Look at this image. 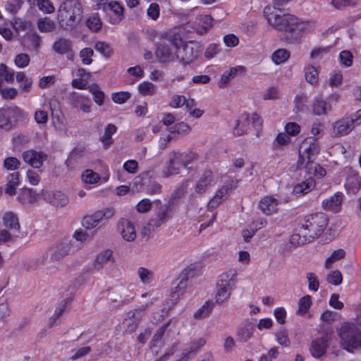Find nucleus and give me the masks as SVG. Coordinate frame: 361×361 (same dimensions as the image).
<instances>
[{
  "instance_id": "obj_3",
  "label": "nucleus",
  "mask_w": 361,
  "mask_h": 361,
  "mask_svg": "<svg viewBox=\"0 0 361 361\" xmlns=\"http://www.w3.org/2000/svg\"><path fill=\"white\" fill-rule=\"evenodd\" d=\"M236 277L237 271L233 269H228L219 276L214 298L216 303L223 304L228 300L232 291L235 288Z\"/></svg>"
},
{
  "instance_id": "obj_48",
  "label": "nucleus",
  "mask_w": 361,
  "mask_h": 361,
  "mask_svg": "<svg viewBox=\"0 0 361 361\" xmlns=\"http://www.w3.org/2000/svg\"><path fill=\"white\" fill-rule=\"evenodd\" d=\"M138 91L142 96L152 97L156 93V86L149 81H144L139 84L137 87Z\"/></svg>"
},
{
  "instance_id": "obj_35",
  "label": "nucleus",
  "mask_w": 361,
  "mask_h": 361,
  "mask_svg": "<svg viewBox=\"0 0 361 361\" xmlns=\"http://www.w3.org/2000/svg\"><path fill=\"white\" fill-rule=\"evenodd\" d=\"M20 183V173L18 172L9 173L6 177L5 192L8 195L13 196L16 193V188Z\"/></svg>"
},
{
  "instance_id": "obj_56",
  "label": "nucleus",
  "mask_w": 361,
  "mask_h": 361,
  "mask_svg": "<svg viewBox=\"0 0 361 361\" xmlns=\"http://www.w3.org/2000/svg\"><path fill=\"white\" fill-rule=\"evenodd\" d=\"M0 77L7 82H13L15 71L4 63L0 64Z\"/></svg>"
},
{
  "instance_id": "obj_54",
  "label": "nucleus",
  "mask_w": 361,
  "mask_h": 361,
  "mask_svg": "<svg viewBox=\"0 0 361 361\" xmlns=\"http://www.w3.org/2000/svg\"><path fill=\"white\" fill-rule=\"evenodd\" d=\"M200 265L191 264L183 270L180 277L187 281L188 279L192 278L197 275L200 271Z\"/></svg>"
},
{
  "instance_id": "obj_40",
  "label": "nucleus",
  "mask_w": 361,
  "mask_h": 361,
  "mask_svg": "<svg viewBox=\"0 0 361 361\" xmlns=\"http://www.w3.org/2000/svg\"><path fill=\"white\" fill-rule=\"evenodd\" d=\"M11 25L16 32H25L26 33L33 30V23L30 20L22 18H14L11 21Z\"/></svg>"
},
{
  "instance_id": "obj_39",
  "label": "nucleus",
  "mask_w": 361,
  "mask_h": 361,
  "mask_svg": "<svg viewBox=\"0 0 361 361\" xmlns=\"http://www.w3.org/2000/svg\"><path fill=\"white\" fill-rule=\"evenodd\" d=\"M71 252V244L68 242L57 244L51 253V257L53 260H60Z\"/></svg>"
},
{
  "instance_id": "obj_13",
  "label": "nucleus",
  "mask_w": 361,
  "mask_h": 361,
  "mask_svg": "<svg viewBox=\"0 0 361 361\" xmlns=\"http://www.w3.org/2000/svg\"><path fill=\"white\" fill-rule=\"evenodd\" d=\"M23 160L35 169H39L47 159V155L42 151L27 149L22 153Z\"/></svg>"
},
{
  "instance_id": "obj_64",
  "label": "nucleus",
  "mask_w": 361,
  "mask_h": 361,
  "mask_svg": "<svg viewBox=\"0 0 361 361\" xmlns=\"http://www.w3.org/2000/svg\"><path fill=\"white\" fill-rule=\"evenodd\" d=\"M94 49L106 57H109L113 54V49L111 46L104 42H96L94 44Z\"/></svg>"
},
{
  "instance_id": "obj_34",
  "label": "nucleus",
  "mask_w": 361,
  "mask_h": 361,
  "mask_svg": "<svg viewBox=\"0 0 361 361\" xmlns=\"http://www.w3.org/2000/svg\"><path fill=\"white\" fill-rule=\"evenodd\" d=\"M250 125V114L247 113L242 114L235 121L233 128L234 134L238 136L244 135L247 132Z\"/></svg>"
},
{
  "instance_id": "obj_60",
  "label": "nucleus",
  "mask_w": 361,
  "mask_h": 361,
  "mask_svg": "<svg viewBox=\"0 0 361 361\" xmlns=\"http://www.w3.org/2000/svg\"><path fill=\"white\" fill-rule=\"evenodd\" d=\"M291 144V139L286 133H279L274 141V145L277 147H283Z\"/></svg>"
},
{
  "instance_id": "obj_12",
  "label": "nucleus",
  "mask_w": 361,
  "mask_h": 361,
  "mask_svg": "<svg viewBox=\"0 0 361 361\" xmlns=\"http://www.w3.org/2000/svg\"><path fill=\"white\" fill-rule=\"evenodd\" d=\"M354 128V119L350 117H343L331 124L332 137H342L349 134Z\"/></svg>"
},
{
  "instance_id": "obj_42",
  "label": "nucleus",
  "mask_w": 361,
  "mask_h": 361,
  "mask_svg": "<svg viewBox=\"0 0 361 361\" xmlns=\"http://www.w3.org/2000/svg\"><path fill=\"white\" fill-rule=\"evenodd\" d=\"M37 27L38 30L42 33H51L55 31L56 28V23L49 17H42L37 20Z\"/></svg>"
},
{
  "instance_id": "obj_10",
  "label": "nucleus",
  "mask_w": 361,
  "mask_h": 361,
  "mask_svg": "<svg viewBox=\"0 0 361 361\" xmlns=\"http://www.w3.org/2000/svg\"><path fill=\"white\" fill-rule=\"evenodd\" d=\"M339 99L340 94L338 93L330 94L325 100L320 97H315L312 104V113L316 116L327 114L338 102Z\"/></svg>"
},
{
  "instance_id": "obj_33",
  "label": "nucleus",
  "mask_w": 361,
  "mask_h": 361,
  "mask_svg": "<svg viewBox=\"0 0 361 361\" xmlns=\"http://www.w3.org/2000/svg\"><path fill=\"white\" fill-rule=\"evenodd\" d=\"M313 238L300 226L290 238V243L294 246L302 245L311 242Z\"/></svg>"
},
{
  "instance_id": "obj_1",
  "label": "nucleus",
  "mask_w": 361,
  "mask_h": 361,
  "mask_svg": "<svg viewBox=\"0 0 361 361\" xmlns=\"http://www.w3.org/2000/svg\"><path fill=\"white\" fill-rule=\"evenodd\" d=\"M319 152L320 147L317 138L315 137L305 138L300 145L298 149V167L305 169L310 176L317 178L324 176L326 174L325 169L314 162V159L319 154Z\"/></svg>"
},
{
  "instance_id": "obj_14",
  "label": "nucleus",
  "mask_w": 361,
  "mask_h": 361,
  "mask_svg": "<svg viewBox=\"0 0 361 361\" xmlns=\"http://www.w3.org/2000/svg\"><path fill=\"white\" fill-rule=\"evenodd\" d=\"M118 233L123 240L133 242L137 238V232L135 226L126 219H121L116 225Z\"/></svg>"
},
{
  "instance_id": "obj_26",
  "label": "nucleus",
  "mask_w": 361,
  "mask_h": 361,
  "mask_svg": "<svg viewBox=\"0 0 361 361\" xmlns=\"http://www.w3.org/2000/svg\"><path fill=\"white\" fill-rule=\"evenodd\" d=\"M246 69L245 67L241 65L235 66L229 68L225 71L221 76L219 82V87L220 88L226 87L229 82L233 79L238 74L245 73Z\"/></svg>"
},
{
  "instance_id": "obj_57",
  "label": "nucleus",
  "mask_w": 361,
  "mask_h": 361,
  "mask_svg": "<svg viewBox=\"0 0 361 361\" xmlns=\"http://www.w3.org/2000/svg\"><path fill=\"white\" fill-rule=\"evenodd\" d=\"M213 309L212 302H206L200 308H199L194 314L195 319H204L209 315Z\"/></svg>"
},
{
  "instance_id": "obj_58",
  "label": "nucleus",
  "mask_w": 361,
  "mask_h": 361,
  "mask_svg": "<svg viewBox=\"0 0 361 361\" xmlns=\"http://www.w3.org/2000/svg\"><path fill=\"white\" fill-rule=\"evenodd\" d=\"M7 109L9 112L8 115L11 116V118L13 120V123L27 116V114L20 107L12 106L7 107Z\"/></svg>"
},
{
  "instance_id": "obj_43",
  "label": "nucleus",
  "mask_w": 361,
  "mask_h": 361,
  "mask_svg": "<svg viewBox=\"0 0 361 361\" xmlns=\"http://www.w3.org/2000/svg\"><path fill=\"white\" fill-rule=\"evenodd\" d=\"M113 259L112 252L109 250H105L100 252L96 256L94 261V269L99 270L102 269L109 262Z\"/></svg>"
},
{
  "instance_id": "obj_51",
  "label": "nucleus",
  "mask_w": 361,
  "mask_h": 361,
  "mask_svg": "<svg viewBox=\"0 0 361 361\" xmlns=\"http://www.w3.org/2000/svg\"><path fill=\"white\" fill-rule=\"evenodd\" d=\"M345 255V252L343 249H338L334 250L331 255L326 259L324 267L326 269H329L334 263L343 259Z\"/></svg>"
},
{
  "instance_id": "obj_11",
  "label": "nucleus",
  "mask_w": 361,
  "mask_h": 361,
  "mask_svg": "<svg viewBox=\"0 0 361 361\" xmlns=\"http://www.w3.org/2000/svg\"><path fill=\"white\" fill-rule=\"evenodd\" d=\"M177 59L184 65L189 64L196 60L200 55L197 44L190 42L178 47L177 46Z\"/></svg>"
},
{
  "instance_id": "obj_52",
  "label": "nucleus",
  "mask_w": 361,
  "mask_h": 361,
  "mask_svg": "<svg viewBox=\"0 0 361 361\" xmlns=\"http://www.w3.org/2000/svg\"><path fill=\"white\" fill-rule=\"evenodd\" d=\"M116 131V127L113 124H109L106 127L104 133L101 137V141L105 147H108L112 143L111 136Z\"/></svg>"
},
{
  "instance_id": "obj_30",
  "label": "nucleus",
  "mask_w": 361,
  "mask_h": 361,
  "mask_svg": "<svg viewBox=\"0 0 361 361\" xmlns=\"http://www.w3.org/2000/svg\"><path fill=\"white\" fill-rule=\"evenodd\" d=\"M38 198V195L31 188L23 187L18 192L17 200L23 204H31L35 203Z\"/></svg>"
},
{
  "instance_id": "obj_2",
  "label": "nucleus",
  "mask_w": 361,
  "mask_h": 361,
  "mask_svg": "<svg viewBox=\"0 0 361 361\" xmlns=\"http://www.w3.org/2000/svg\"><path fill=\"white\" fill-rule=\"evenodd\" d=\"M82 6L78 0H66L58 8L56 20L64 30L74 28L82 20Z\"/></svg>"
},
{
  "instance_id": "obj_28",
  "label": "nucleus",
  "mask_w": 361,
  "mask_h": 361,
  "mask_svg": "<svg viewBox=\"0 0 361 361\" xmlns=\"http://www.w3.org/2000/svg\"><path fill=\"white\" fill-rule=\"evenodd\" d=\"M254 332L255 326L249 320H245L238 326L236 336L239 341L247 342L252 338Z\"/></svg>"
},
{
  "instance_id": "obj_17",
  "label": "nucleus",
  "mask_w": 361,
  "mask_h": 361,
  "mask_svg": "<svg viewBox=\"0 0 361 361\" xmlns=\"http://www.w3.org/2000/svg\"><path fill=\"white\" fill-rule=\"evenodd\" d=\"M236 186L233 180L226 183L220 188L210 200L208 206L210 208L217 207L222 202H224L229 195L231 191Z\"/></svg>"
},
{
  "instance_id": "obj_46",
  "label": "nucleus",
  "mask_w": 361,
  "mask_h": 361,
  "mask_svg": "<svg viewBox=\"0 0 361 361\" xmlns=\"http://www.w3.org/2000/svg\"><path fill=\"white\" fill-rule=\"evenodd\" d=\"M88 90L92 94L94 102L97 105L102 106L104 104L105 96L99 85L97 84L90 85Z\"/></svg>"
},
{
  "instance_id": "obj_24",
  "label": "nucleus",
  "mask_w": 361,
  "mask_h": 361,
  "mask_svg": "<svg viewBox=\"0 0 361 361\" xmlns=\"http://www.w3.org/2000/svg\"><path fill=\"white\" fill-rule=\"evenodd\" d=\"M213 20L209 15H200L195 18L193 29L199 35L207 33L212 27Z\"/></svg>"
},
{
  "instance_id": "obj_19",
  "label": "nucleus",
  "mask_w": 361,
  "mask_h": 361,
  "mask_svg": "<svg viewBox=\"0 0 361 361\" xmlns=\"http://www.w3.org/2000/svg\"><path fill=\"white\" fill-rule=\"evenodd\" d=\"M43 197L46 202L55 207H64L68 203L67 195L59 190H45Z\"/></svg>"
},
{
  "instance_id": "obj_45",
  "label": "nucleus",
  "mask_w": 361,
  "mask_h": 361,
  "mask_svg": "<svg viewBox=\"0 0 361 361\" xmlns=\"http://www.w3.org/2000/svg\"><path fill=\"white\" fill-rule=\"evenodd\" d=\"M290 53L286 49H279L271 55V60L276 65L285 63L290 58Z\"/></svg>"
},
{
  "instance_id": "obj_22",
  "label": "nucleus",
  "mask_w": 361,
  "mask_h": 361,
  "mask_svg": "<svg viewBox=\"0 0 361 361\" xmlns=\"http://www.w3.org/2000/svg\"><path fill=\"white\" fill-rule=\"evenodd\" d=\"M103 9L106 12L110 11L114 16L111 18L110 23L112 24L119 23L123 17V7L116 1H111L102 4Z\"/></svg>"
},
{
  "instance_id": "obj_5",
  "label": "nucleus",
  "mask_w": 361,
  "mask_h": 361,
  "mask_svg": "<svg viewBox=\"0 0 361 361\" xmlns=\"http://www.w3.org/2000/svg\"><path fill=\"white\" fill-rule=\"evenodd\" d=\"M178 28H173L166 33V38L171 43V45L166 42L157 44L154 56L157 61L161 63H169L177 59V44L181 40L180 36L172 37V33H176Z\"/></svg>"
},
{
  "instance_id": "obj_38",
  "label": "nucleus",
  "mask_w": 361,
  "mask_h": 361,
  "mask_svg": "<svg viewBox=\"0 0 361 361\" xmlns=\"http://www.w3.org/2000/svg\"><path fill=\"white\" fill-rule=\"evenodd\" d=\"M187 287V281L183 278L176 279L173 281L171 287V297L174 302H176L182 295Z\"/></svg>"
},
{
  "instance_id": "obj_31",
  "label": "nucleus",
  "mask_w": 361,
  "mask_h": 361,
  "mask_svg": "<svg viewBox=\"0 0 361 361\" xmlns=\"http://www.w3.org/2000/svg\"><path fill=\"white\" fill-rule=\"evenodd\" d=\"M170 107L173 109H179L183 106L185 108H192L196 106L194 99H187L185 96L180 94H173L169 103Z\"/></svg>"
},
{
  "instance_id": "obj_53",
  "label": "nucleus",
  "mask_w": 361,
  "mask_h": 361,
  "mask_svg": "<svg viewBox=\"0 0 361 361\" xmlns=\"http://www.w3.org/2000/svg\"><path fill=\"white\" fill-rule=\"evenodd\" d=\"M275 339L276 342L284 347H288L290 344V341L288 338L287 330L281 327L275 334Z\"/></svg>"
},
{
  "instance_id": "obj_25",
  "label": "nucleus",
  "mask_w": 361,
  "mask_h": 361,
  "mask_svg": "<svg viewBox=\"0 0 361 361\" xmlns=\"http://www.w3.org/2000/svg\"><path fill=\"white\" fill-rule=\"evenodd\" d=\"M329 345V340L327 337H322L313 340L310 347L311 355L317 358L321 357L326 353Z\"/></svg>"
},
{
  "instance_id": "obj_49",
  "label": "nucleus",
  "mask_w": 361,
  "mask_h": 361,
  "mask_svg": "<svg viewBox=\"0 0 361 361\" xmlns=\"http://www.w3.org/2000/svg\"><path fill=\"white\" fill-rule=\"evenodd\" d=\"M304 71L305 80L307 82L312 85L317 83L318 71L314 66L308 64L305 66Z\"/></svg>"
},
{
  "instance_id": "obj_47",
  "label": "nucleus",
  "mask_w": 361,
  "mask_h": 361,
  "mask_svg": "<svg viewBox=\"0 0 361 361\" xmlns=\"http://www.w3.org/2000/svg\"><path fill=\"white\" fill-rule=\"evenodd\" d=\"M312 298L310 295H307L302 297L298 304L297 314L299 315H305L312 305Z\"/></svg>"
},
{
  "instance_id": "obj_8",
  "label": "nucleus",
  "mask_w": 361,
  "mask_h": 361,
  "mask_svg": "<svg viewBox=\"0 0 361 361\" xmlns=\"http://www.w3.org/2000/svg\"><path fill=\"white\" fill-rule=\"evenodd\" d=\"M110 176L111 173L109 166L106 164H102L100 173L92 169H87L81 173L80 178L85 188L91 189L107 183L110 179Z\"/></svg>"
},
{
  "instance_id": "obj_29",
  "label": "nucleus",
  "mask_w": 361,
  "mask_h": 361,
  "mask_svg": "<svg viewBox=\"0 0 361 361\" xmlns=\"http://www.w3.org/2000/svg\"><path fill=\"white\" fill-rule=\"evenodd\" d=\"M214 183L213 174L211 171H205L197 180L195 190L197 193L204 192Z\"/></svg>"
},
{
  "instance_id": "obj_41",
  "label": "nucleus",
  "mask_w": 361,
  "mask_h": 361,
  "mask_svg": "<svg viewBox=\"0 0 361 361\" xmlns=\"http://www.w3.org/2000/svg\"><path fill=\"white\" fill-rule=\"evenodd\" d=\"M170 209L167 205L161 207L156 217L150 221V225L152 227L158 228L162 226L169 219Z\"/></svg>"
},
{
  "instance_id": "obj_59",
  "label": "nucleus",
  "mask_w": 361,
  "mask_h": 361,
  "mask_svg": "<svg viewBox=\"0 0 361 361\" xmlns=\"http://www.w3.org/2000/svg\"><path fill=\"white\" fill-rule=\"evenodd\" d=\"M13 62L17 68H25L30 64V58L27 54L20 53L15 56Z\"/></svg>"
},
{
  "instance_id": "obj_27",
  "label": "nucleus",
  "mask_w": 361,
  "mask_h": 361,
  "mask_svg": "<svg viewBox=\"0 0 361 361\" xmlns=\"http://www.w3.org/2000/svg\"><path fill=\"white\" fill-rule=\"evenodd\" d=\"M21 44L28 49L37 50L42 44V37L35 31H30L21 37Z\"/></svg>"
},
{
  "instance_id": "obj_63",
  "label": "nucleus",
  "mask_w": 361,
  "mask_h": 361,
  "mask_svg": "<svg viewBox=\"0 0 361 361\" xmlns=\"http://www.w3.org/2000/svg\"><path fill=\"white\" fill-rule=\"evenodd\" d=\"M39 11L46 14H51L55 11V7L50 0H37Z\"/></svg>"
},
{
  "instance_id": "obj_37",
  "label": "nucleus",
  "mask_w": 361,
  "mask_h": 361,
  "mask_svg": "<svg viewBox=\"0 0 361 361\" xmlns=\"http://www.w3.org/2000/svg\"><path fill=\"white\" fill-rule=\"evenodd\" d=\"M314 181L312 178L301 181L294 185L293 194L296 197L305 195L314 188Z\"/></svg>"
},
{
  "instance_id": "obj_15",
  "label": "nucleus",
  "mask_w": 361,
  "mask_h": 361,
  "mask_svg": "<svg viewBox=\"0 0 361 361\" xmlns=\"http://www.w3.org/2000/svg\"><path fill=\"white\" fill-rule=\"evenodd\" d=\"M346 178L344 184L346 192L349 195L356 194L361 188V177L358 173L348 168L345 169Z\"/></svg>"
},
{
  "instance_id": "obj_7",
  "label": "nucleus",
  "mask_w": 361,
  "mask_h": 361,
  "mask_svg": "<svg viewBox=\"0 0 361 361\" xmlns=\"http://www.w3.org/2000/svg\"><path fill=\"white\" fill-rule=\"evenodd\" d=\"M328 222L327 216L319 212L306 216L301 226L314 240L325 231Z\"/></svg>"
},
{
  "instance_id": "obj_55",
  "label": "nucleus",
  "mask_w": 361,
  "mask_h": 361,
  "mask_svg": "<svg viewBox=\"0 0 361 361\" xmlns=\"http://www.w3.org/2000/svg\"><path fill=\"white\" fill-rule=\"evenodd\" d=\"M279 89L277 86H270L265 89L262 94L264 100H276L279 99Z\"/></svg>"
},
{
  "instance_id": "obj_23",
  "label": "nucleus",
  "mask_w": 361,
  "mask_h": 361,
  "mask_svg": "<svg viewBox=\"0 0 361 361\" xmlns=\"http://www.w3.org/2000/svg\"><path fill=\"white\" fill-rule=\"evenodd\" d=\"M343 199V194L341 192H337L322 201V207L327 211L337 213L341 209Z\"/></svg>"
},
{
  "instance_id": "obj_21",
  "label": "nucleus",
  "mask_w": 361,
  "mask_h": 361,
  "mask_svg": "<svg viewBox=\"0 0 361 361\" xmlns=\"http://www.w3.org/2000/svg\"><path fill=\"white\" fill-rule=\"evenodd\" d=\"M279 201L273 196L267 195L261 199L259 208L265 215L274 214L279 211Z\"/></svg>"
},
{
  "instance_id": "obj_18",
  "label": "nucleus",
  "mask_w": 361,
  "mask_h": 361,
  "mask_svg": "<svg viewBox=\"0 0 361 361\" xmlns=\"http://www.w3.org/2000/svg\"><path fill=\"white\" fill-rule=\"evenodd\" d=\"M70 104L73 108L84 114H90L92 111V102L84 94L74 93L71 97Z\"/></svg>"
},
{
  "instance_id": "obj_36",
  "label": "nucleus",
  "mask_w": 361,
  "mask_h": 361,
  "mask_svg": "<svg viewBox=\"0 0 361 361\" xmlns=\"http://www.w3.org/2000/svg\"><path fill=\"white\" fill-rule=\"evenodd\" d=\"M2 221L4 226L8 228L11 232H19L20 226L16 214L12 212H6L2 217Z\"/></svg>"
},
{
  "instance_id": "obj_9",
  "label": "nucleus",
  "mask_w": 361,
  "mask_h": 361,
  "mask_svg": "<svg viewBox=\"0 0 361 361\" xmlns=\"http://www.w3.org/2000/svg\"><path fill=\"white\" fill-rule=\"evenodd\" d=\"M115 214L116 210L114 207H105L94 212L90 215L85 216L82 219V224L86 229L92 230L113 218Z\"/></svg>"
},
{
  "instance_id": "obj_20",
  "label": "nucleus",
  "mask_w": 361,
  "mask_h": 361,
  "mask_svg": "<svg viewBox=\"0 0 361 361\" xmlns=\"http://www.w3.org/2000/svg\"><path fill=\"white\" fill-rule=\"evenodd\" d=\"M52 49L58 54H66L68 59L73 60V59L74 54L72 50L71 42L66 38H57L52 44Z\"/></svg>"
},
{
  "instance_id": "obj_62",
  "label": "nucleus",
  "mask_w": 361,
  "mask_h": 361,
  "mask_svg": "<svg viewBox=\"0 0 361 361\" xmlns=\"http://www.w3.org/2000/svg\"><path fill=\"white\" fill-rule=\"evenodd\" d=\"M353 56L350 51H342L338 56V61L343 67H350L353 63Z\"/></svg>"
},
{
  "instance_id": "obj_50",
  "label": "nucleus",
  "mask_w": 361,
  "mask_h": 361,
  "mask_svg": "<svg viewBox=\"0 0 361 361\" xmlns=\"http://www.w3.org/2000/svg\"><path fill=\"white\" fill-rule=\"evenodd\" d=\"M137 275L140 282L143 284L150 283L154 279L153 271L143 267L137 269Z\"/></svg>"
},
{
  "instance_id": "obj_16",
  "label": "nucleus",
  "mask_w": 361,
  "mask_h": 361,
  "mask_svg": "<svg viewBox=\"0 0 361 361\" xmlns=\"http://www.w3.org/2000/svg\"><path fill=\"white\" fill-rule=\"evenodd\" d=\"M314 27V21L299 19L295 16V20L290 24L288 33L293 36H299L312 31Z\"/></svg>"
},
{
  "instance_id": "obj_44",
  "label": "nucleus",
  "mask_w": 361,
  "mask_h": 361,
  "mask_svg": "<svg viewBox=\"0 0 361 361\" xmlns=\"http://www.w3.org/2000/svg\"><path fill=\"white\" fill-rule=\"evenodd\" d=\"M8 113L7 107L0 109V128L6 130H11L13 125Z\"/></svg>"
},
{
  "instance_id": "obj_32",
  "label": "nucleus",
  "mask_w": 361,
  "mask_h": 361,
  "mask_svg": "<svg viewBox=\"0 0 361 361\" xmlns=\"http://www.w3.org/2000/svg\"><path fill=\"white\" fill-rule=\"evenodd\" d=\"M171 161H173V164L178 165L180 168L187 166L190 160L194 157V154L191 152H172L169 154Z\"/></svg>"
},
{
  "instance_id": "obj_6",
  "label": "nucleus",
  "mask_w": 361,
  "mask_h": 361,
  "mask_svg": "<svg viewBox=\"0 0 361 361\" xmlns=\"http://www.w3.org/2000/svg\"><path fill=\"white\" fill-rule=\"evenodd\" d=\"M338 334L341 345L346 350L351 352L361 348V334L353 324L343 323L338 329Z\"/></svg>"
},
{
  "instance_id": "obj_4",
  "label": "nucleus",
  "mask_w": 361,
  "mask_h": 361,
  "mask_svg": "<svg viewBox=\"0 0 361 361\" xmlns=\"http://www.w3.org/2000/svg\"><path fill=\"white\" fill-rule=\"evenodd\" d=\"M264 16L267 23L274 29L288 33L290 24L295 20V16L285 13L281 8L267 6L264 9Z\"/></svg>"
},
{
  "instance_id": "obj_61",
  "label": "nucleus",
  "mask_w": 361,
  "mask_h": 361,
  "mask_svg": "<svg viewBox=\"0 0 361 361\" xmlns=\"http://www.w3.org/2000/svg\"><path fill=\"white\" fill-rule=\"evenodd\" d=\"M86 24L92 31L97 32L101 29L102 23L97 14H93L88 18Z\"/></svg>"
}]
</instances>
